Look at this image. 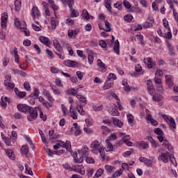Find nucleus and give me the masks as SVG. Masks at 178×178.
<instances>
[{"label": "nucleus", "mask_w": 178, "mask_h": 178, "mask_svg": "<svg viewBox=\"0 0 178 178\" xmlns=\"http://www.w3.org/2000/svg\"><path fill=\"white\" fill-rule=\"evenodd\" d=\"M87 152H88V150L87 149L78 150V154L81 155V156L79 159L77 158V152L74 153L73 158H74V163H82L84 159V155H87Z\"/></svg>", "instance_id": "obj_1"}, {"label": "nucleus", "mask_w": 178, "mask_h": 178, "mask_svg": "<svg viewBox=\"0 0 178 178\" xmlns=\"http://www.w3.org/2000/svg\"><path fill=\"white\" fill-rule=\"evenodd\" d=\"M28 113L29 114L27 116V120L29 122H34L37 118H38V113L37 112V109L31 107L30 109L28 111Z\"/></svg>", "instance_id": "obj_2"}, {"label": "nucleus", "mask_w": 178, "mask_h": 178, "mask_svg": "<svg viewBox=\"0 0 178 178\" xmlns=\"http://www.w3.org/2000/svg\"><path fill=\"white\" fill-rule=\"evenodd\" d=\"M4 80V86L8 90H14L15 89V83L12 81V76L10 75H7L5 77Z\"/></svg>", "instance_id": "obj_3"}, {"label": "nucleus", "mask_w": 178, "mask_h": 178, "mask_svg": "<svg viewBox=\"0 0 178 178\" xmlns=\"http://www.w3.org/2000/svg\"><path fill=\"white\" fill-rule=\"evenodd\" d=\"M163 71L161 70H156L155 73V76H154V82L156 86H161V83H162V79L161 77H163Z\"/></svg>", "instance_id": "obj_4"}, {"label": "nucleus", "mask_w": 178, "mask_h": 178, "mask_svg": "<svg viewBox=\"0 0 178 178\" xmlns=\"http://www.w3.org/2000/svg\"><path fill=\"white\" fill-rule=\"evenodd\" d=\"M17 108L19 112H22V113H29V111L31 106H27V104H19L17 106Z\"/></svg>", "instance_id": "obj_5"}, {"label": "nucleus", "mask_w": 178, "mask_h": 178, "mask_svg": "<svg viewBox=\"0 0 178 178\" xmlns=\"http://www.w3.org/2000/svg\"><path fill=\"white\" fill-rule=\"evenodd\" d=\"M65 66H67L68 67H77L79 66L76 61L67 60L64 61Z\"/></svg>", "instance_id": "obj_6"}, {"label": "nucleus", "mask_w": 178, "mask_h": 178, "mask_svg": "<svg viewBox=\"0 0 178 178\" xmlns=\"http://www.w3.org/2000/svg\"><path fill=\"white\" fill-rule=\"evenodd\" d=\"M159 161H163L165 163L169 162V152L161 153V155L159 156Z\"/></svg>", "instance_id": "obj_7"}, {"label": "nucleus", "mask_w": 178, "mask_h": 178, "mask_svg": "<svg viewBox=\"0 0 178 178\" xmlns=\"http://www.w3.org/2000/svg\"><path fill=\"white\" fill-rule=\"evenodd\" d=\"M165 82L168 84L169 88H172L173 87V76L172 75H166L165 76Z\"/></svg>", "instance_id": "obj_8"}, {"label": "nucleus", "mask_w": 178, "mask_h": 178, "mask_svg": "<svg viewBox=\"0 0 178 178\" xmlns=\"http://www.w3.org/2000/svg\"><path fill=\"white\" fill-rule=\"evenodd\" d=\"M31 16L33 19H35V16L38 17H40L41 16V14L40 13V10H38V7L33 6L31 11Z\"/></svg>", "instance_id": "obj_9"}, {"label": "nucleus", "mask_w": 178, "mask_h": 178, "mask_svg": "<svg viewBox=\"0 0 178 178\" xmlns=\"http://www.w3.org/2000/svg\"><path fill=\"white\" fill-rule=\"evenodd\" d=\"M59 143H60V144H63V148H66L67 151H68L69 152H72V143H70V141L67 140L65 143V142L59 140Z\"/></svg>", "instance_id": "obj_10"}, {"label": "nucleus", "mask_w": 178, "mask_h": 178, "mask_svg": "<svg viewBox=\"0 0 178 178\" xmlns=\"http://www.w3.org/2000/svg\"><path fill=\"white\" fill-rule=\"evenodd\" d=\"M42 94L44 97H46L49 102H54V101H55V99H54V97H52V96L51 95V92H49V91L44 90Z\"/></svg>", "instance_id": "obj_11"}, {"label": "nucleus", "mask_w": 178, "mask_h": 178, "mask_svg": "<svg viewBox=\"0 0 178 178\" xmlns=\"http://www.w3.org/2000/svg\"><path fill=\"white\" fill-rule=\"evenodd\" d=\"M154 23V17H150L149 21H147L143 24V29H151Z\"/></svg>", "instance_id": "obj_12"}, {"label": "nucleus", "mask_w": 178, "mask_h": 178, "mask_svg": "<svg viewBox=\"0 0 178 178\" xmlns=\"http://www.w3.org/2000/svg\"><path fill=\"white\" fill-rule=\"evenodd\" d=\"M135 70H136L135 72L129 73L130 76H131L132 77L138 76V74H144V70H143V67H139V68L136 67Z\"/></svg>", "instance_id": "obj_13"}, {"label": "nucleus", "mask_w": 178, "mask_h": 178, "mask_svg": "<svg viewBox=\"0 0 178 178\" xmlns=\"http://www.w3.org/2000/svg\"><path fill=\"white\" fill-rule=\"evenodd\" d=\"M72 109H73V105H71L70 107V113H71V116L74 120H77L76 109V108H74L73 110Z\"/></svg>", "instance_id": "obj_14"}, {"label": "nucleus", "mask_w": 178, "mask_h": 178, "mask_svg": "<svg viewBox=\"0 0 178 178\" xmlns=\"http://www.w3.org/2000/svg\"><path fill=\"white\" fill-rule=\"evenodd\" d=\"M14 91L15 92V95H17L18 98H24V97H26V92L19 91L17 88H15Z\"/></svg>", "instance_id": "obj_15"}, {"label": "nucleus", "mask_w": 178, "mask_h": 178, "mask_svg": "<svg viewBox=\"0 0 178 178\" xmlns=\"http://www.w3.org/2000/svg\"><path fill=\"white\" fill-rule=\"evenodd\" d=\"M39 40L40 41V42H42V44H44V45H47V47H49V45L51 44V43L49 42V39L47 37L40 36L39 38Z\"/></svg>", "instance_id": "obj_16"}, {"label": "nucleus", "mask_w": 178, "mask_h": 178, "mask_svg": "<svg viewBox=\"0 0 178 178\" xmlns=\"http://www.w3.org/2000/svg\"><path fill=\"white\" fill-rule=\"evenodd\" d=\"M115 45L113 47V51L117 55H120V44L119 43V40H115Z\"/></svg>", "instance_id": "obj_17"}, {"label": "nucleus", "mask_w": 178, "mask_h": 178, "mask_svg": "<svg viewBox=\"0 0 178 178\" xmlns=\"http://www.w3.org/2000/svg\"><path fill=\"white\" fill-rule=\"evenodd\" d=\"M140 162H143V163H145L147 166H152V163H154V161H152V160L148 159L145 157L140 159Z\"/></svg>", "instance_id": "obj_18"}, {"label": "nucleus", "mask_w": 178, "mask_h": 178, "mask_svg": "<svg viewBox=\"0 0 178 178\" xmlns=\"http://www.w3.org/2000/svg\"><path fill=\"white\" fill-rule=\"evenodd\" d=\"M99 147H101V145H99V142L97 140L95 141L92 144V152H93V154H95V151H98Z\"/></svg>", "instance_id": "obj_19"}, {"label": "nucleus", "mask_w": 178, "mask_h": 178, "mask_svg": "<svg viewBox=\"0 0 178 178\" xmlns=\"http://www.w3.org/2000/svg\"><path fill=\"white\" fill-rule=\"evenodd\" d=\"M54 48H56L57 52L60 54H63V48L60 46V44L58 42H54Z\"/></svg>", "instance_id": "obj_20"}, {"label": "nucleus", "mask_w": 178, "mask_h": 178, "mask_svg": "<svg viewBox=\"0 0 178 178\" xmlns=\"http://www.w3.org/2000/svg\"><path fill=\"white\" fill-rule=\"evenodd\" d=\"M6 154L11 161H15L16 159V156H15V154L13 153V150L7 149L6 150Z\"/></svg>", "instance_id": "obj_21"}, {"label": "nucleus", "mask_w": 178, "mask_h": 178, "mask_svg": "<svg viewBox=\"0 0 178 178\" xmlns=\"http://www.w3.org/2000/svg\"><path fill=\"white\" fill-rule=\"evenodd\" d=\"M76 98L79 99L80 102L83 104V106L87 105V99L86 98V97L81 95H76Z\"/></svg>", "instance_id": "obj_22"}, {"label": "nucleus", "mask_w": 178, "mask_h": 178, "mask_svg": "<svg viewBox=\"0 0 178 178\" xmlns=\"http://www.w3.org/2000/svg\"><path fill=\"white\" fill-rule=\"evenodd\" d=\"M138 145L142 149H148L149 148V145L144 140H141L138 143Z\"/></svg>", "instance_id": "obj_23"}, {"label": "nucleus", "mask_w": 178, "mask_h": 178, "mask_svg": "<svg viewBox=\"0 0 178 178\" xmlns=\"http://www.w3.org/2000/svg\"><path fill=\"white\" fill-rule=\"evenodd\" d=\"M111 0H104L105 7L110 13H112V6H111Z\"/></svg>", "instance_id": "obj_24"}, {"label": "nucleus", "mask_w": 178, "mask_h": 178, "mask_svg": "<svg viewBox=\"0 0 178 178\" xmlns=\"http://www.w3.org/2000/svg\"><path fill=\"white\" fill-rule=\"evenodd\" d=\"M113 123L115 124V126H117V127L121 128L123 126V122L120 120L116 119L115 118H113Z\"/></svg>", "instance_id": "obj_25"}, {"label": "nucleus", "mask_w": 178, "mask_h": 178, "mask_svg": "<svg viewBox=\"0 0 178 178\" xmlns=\"http://www.w3.org/2000/svg\"><path fill=\"white\" fill-rule=\"evenodd\" d=\"M94 52H92L91 50L88 51V60L90 63V65H92V62H94Z\"/></svg>", "instance_id": "obj_26"}, {"label": "nucleus", "mask_w": 178, "mask_h": 178, "mask_svg": "<svg viewBox=\"0 0 178 178\" xmlns=\"http://www.w3.org/2000/svg\"><path fill=\"white\" fill-rule=\"evenodd\" d=\"M40 95V90L38 88H35L33 93H31L29 97L30 98H33V99H37Z\"/></svg>", "instance_id": "obj_27"}, {"label": "nucleus", "mask_w": 178, "mask_h": 178, "mask_svg": "<svg viewBox=\"0 0 178 178\" xmlns=\"http://www.w3.org/2000/svg\"><path fill=\"white\" fill-rule=\"evenodd\" d=\"M14 5L15 6V10L17 12H19V10H20V8H22V0H15Z\"/></svg>", "instance_id": "obj_28"}, {"label": "nucleus", "mask_w": 178, "mask_h": 178, "mask_svg": "<svg viewBox=\"0 0 178 178\" xmlns=\"http://www.w3.org/2000/svg\"><path fill=\"white\" fill-rule=\"evenodd\" d=\"M147 120H149L151 124H152V126H158V121H156V120H154V118H152V115H149L147 117Z\"/></svg>", "instance_id": "obj_29"}, {"label": "nucleus", "mask_w": 178, "mask_h": 178, "mask_svg": "<svg viewBox=\"0 0 178 178\" xmlns=\"http://www.w3.org/2000/svg\"><path fill=\"white\" fill-rule=\"evenodd\" d=\"M112 86H113V82H111V81H108V78H107V80L106 81L104 86V90H109V88H111Z\"/></svg>", "instance_id": "obj_30"}, {"label": "nucleus", "mask_w": 178, "mask_h": 178, "mask_svg": "<svg viewBox=\"0 0 178 178\" xmlns=\"http://www.w3.org/2000/svg\"><path fill=\"white\" fill-rule=\"evenodd\" d=\"M13 72H14L15 74H20V76H22V77H26L27 76V74H26V72L20 70L14 69L13 70Z\"/></svg>", "instance_id": "obj_31"}, {"label": "nucleus", "mask_w": 178, "mask_h": 178, "mask_svg": "<svg viewBox=\"0 0 178 178\" xmlns=\"http://www.w3.org/2000/svg\"><path fill=\"white\" fill-rule=\"evenodd\" d=\"M67 94L68 95H73L74 97H75V95L77 96V90H76V89L74 88L68 89L67 90Z\"/></svg>", "instance_id": "obj_32"}, {"label": "nucleus", "mask_w": 178, "mask_h": 178, "mask_svg": "<svg viewBox=\"0 0 178 178\" xmlns=\"http://www.w3.org/2000/svg\"><path fill=\"white\" fill-rule=\"evenodd\" d=\"M21 152L23 155H29V147L27 145H23L21 148Z\"/></svg>", "instance_id": "obj_33"}, {"label": "nucleus", "mask_w": 178, "mask_h": 178, "mask_svg": "<svg viewBox=\"0 0 178 178\" xmlns=\"http://www.w3.org/2000/svg\"><path fill=\"white\" fill-rule=\"evenodd\" d=\"M82 15L83 19H86V20L90 19V14L88 13V11L87 10L83 9L82 11Z\"/></svg>", "instance_id": "obj_34"}, {"label": "nucleus", "mask_w": 178, "mask_h": 178, "mask_svg": "<svg viewBox=\"0 0 178 178\" xmlns=\"http://www.w3.org/2000/svg\"><path fill=\"white\" fill-rule=\"evenodd\" d=\"M104 168H105L106 172H108L109 173H112L113 172H115V167H113L112 165H105Z\"/></svg>", "instance_id": "obj_35"}, {"label": "nucleus", "mask_w": 178, "mask_h": 178, "mask_svg": "<svg viewBox=\"0 0 178 178\" xmlns=\"http://www.w3.org/2000/svg\"><path fill=\"white\" fill-rule=\"evenodd\" d=\"M122 174H123V170L122 169H120L117 170L114 174H113L112 177L113 178L119 177Z\"/></svg>", "instance_id": "obj_36"}, {"label": "nucleus", "mask_w": 178, "mask_h": 178, "mask_svg": "<svg viewBox=\"0 0 178 178\" xmlns=\"http://www.w3.org/2000/svg\"><path fill=\"white\" fill-rule=\"evenodd\" d=\"M169 124L170 129H176V122L175 121V118H170Z\"/></svg>", "instance_id": "obj_37"}, {"label": "nucleus", "mask_w": 178, "mask_h": 178, "mask_svg": "<svg viewBox=\"0 0 178 178\" xmlns=\"http://www.w3.org/2000/svg\"><path fill=\"white\" fill-rule=\"evenodd\" d=\"M106 143L107 145V149L108 151H113V145L109 141V139L106 140Z\"/></svg>", "instance_id": "obj_38"}, {"label": "nucleus", "mask_w": 178, "mask_h": 178, "mask_svg": "<svg viewBox=\"0 0 178 178\" xmlns=\"http://www.w3.org/2000/svg\"><path fill=\"white\" fill-rule=\"evenodd\" d=\"M167 47L168 48L170 55H176V53L175 52V50L173 49V47H172V44L170 43H168Z\"/></svg>", "instance_id": "obj_39"}, {"label": "nucleus", "mask_w": 178, "mask_h": 178, "mask_svg": "<svg viewBox=\"0 0 178 178\" xmlns=\"http://www.w3.org/2000/svg\"><path fill=\"white\" fill-rule=\"evenodd\" d=\"M104 23H105V26H106V33H111V23H109V22H108V21H104Z\"/></svg>", "instance_id": "obj_40"}, {"label": "nucleus", "mask_w": 178, "mask_h": 178, "mask_svg": "<svg viewBox=\"0 0 178 178\" xmlns=\"http://www.w3.org/2000/svg\"><path fill=\"white\" fill-rule=\"evenodd\" d=\"M110 113L112 116H119V115H120L119 111H118V109H116L115 108H111V111Z\"/></svg>", "instance_id": "obj_41"}, {"label": "nucleus", "mask_w": 178, "mask_h": 178, "mask_svg": "<svg viewBox=\"0 0 178 178\" xmlns=\"http://www.w3.org/2000/svg\"><path fill=\"white\" fill-rule=\"evenodd\" d=\"M49 3L51 5V8L53 10H58V9H59V7L55 5V2L53 1V0H49Z\"/></svg>", "instance_id": "obj_42"}, {"label": "nucleus", "mask_w": 178, "mask_h": 178, "mask_svg": "<svg viewBox=\"0 0 178 178\" xmlns=\"http://www.w3.org/2000/svg\"><path fill=\"white\" fill-rule=\"evenodd\" d=\"M13 52H14V56H15V61L16 63H17L19 62V55L17 54V47H14Z\"/></svg>", "instance_id": "obj_43"}, {"label": "nucleus", "mask_w": 178, "mask_h": 178, "mask_svg": "<svg viewBox=\"0 0 178 178\" xmlns=\"http://www.w3.org/2000/svg\"><path fill=\"white\" fill-rule=\"evenodd\" d=\"M155 134H156L157 136H163V131H162V129H161V128H156L154 130Z\"/></svg>", "instance_id": "obj_44"}, {"label": "nucleus", "mask_w": 178, "mask_h": 178, "mask_svg": "<svg viewBox=\"0 0 178 178\" xmlns=\"http://www.w3.org/2000/svg\"><path fill=\"white\" fill-rule=\"evenodd\" d=\"M97 151L100 154V156L102 158V159L104 160L105 154L102 155V154H104V152H105V149H104V148L102 147V146H100L99 148L97 149Z\"/></svg>", "instance_id": "obj_45"}, {"label": "nucleus", "mask_w": 178, "mask_h": 178, "mask_svg": "<svg viewBox=\"0 0 178 178\" xmlns=\"http://www.w3.org/2000/svg\"><path fill=\"white\" fill-rule=\"evenodd\" d=\"M107 78H108V81H111V79L116 80V79H118V77L116 76V74L113 73H110L107 76Z\"/></svg>", "instance_id": "obj_46"}, {"label": "nucleus", "mask_w": 178, "mask_h": 178, "mask_svg": "<svg viewBox=\"0 0 178 178\" xmlns=\"http://www.w3.org/2000/svg\"><path fill=\"white\" fill-rule=\"evenodd\" d=\"M51 26L52 30H55V29H56V22L55 21V17H51Z\"/></svg>", "instance_id": "obj_47"}, {"label": "nucleus", "mask_w": 178, "mask_h": 178, "mask_svg": "<svg viewBox=\"0 0 178 178\" xmlns=\"http://www.w3.org/2000/svg\"><path fill=\"white\" fill-rule=\"evenodd\" d=\"M123 5L127 9H131V4L127 0H124Z\"/></svg>", "instance_id": "obj_48"}, {"label": "nucleus", "mask_w": 178, "mask_h": 178, "mask_svg": "<svg viewBox=\"0 0 178 178\" xmlns=\"http://www.w3.org/2000/svg\"><path fill=\"white\" fill-rule=\"evenodd\" d=\"M76 74L79 80H83V77H84V72H82L81 71H77L76 72Z\"/></svg>", "instance_id": "obj_49"}, {"label": "nucleus", "mask_w": 178, "mask_h": 178, "mask_svg": "<svg viewBox=\"0 0 178 178\" xmlns=\"http://www.w3.org/2000/svg\"><path fill=\"white\" fill-rule=\"evenodd\" d=\"M83 108H84V105H79V107H76L75 109H76V111H78L79 113H80V115H84V109H83ZM81 109V111H80Z\"/></svg>", "instance_id": "obj_50"}, {"label": "nucleus", "mask_w": 178, "mask_h": 178, "mask_svg": "<svg viewBox=\"0 0 178 178\" xmlns=\"http://www.w3.org/2000/svg\"><path fill=\"white\" fill-rule=\"evenodd\" d=\"M25 169L28 175L33 176V171L31 170V168H30L27 164H25Z\"/></svg>", "instance_id": "obj_51"}, {"label": "nucleus", "mask_w": 178, "mask_h": 178, "mask_svg": "<svg viewBox=\"0 0 178 178\" xmlns=\"http://www.w3.org/2000/svg\"><path fill=\"white\" fill-rule=\"evenodd\" d=\"M76 54H77V55H79V56H80V58H83V60L87 59V57H86L84 54H83V51L82 50H77L76 51Z\"/></svg>", "instance_id": "obj_52"}, {"label": "nucleus", "mask_w": 178, "mask_h": 178, "mask_svg": "<svg viewBox=\"0 0 178 178\" xmlns=\"http://www.w3.org/2000/svg\"><path fill=\"white\" fill-rule=\"evenodd\" d=\"M124 19L126 21V22H131V20H133V15H124Z\"/></svg>", "instance_id": "obj_53"}, {"label": "nucleus", "mask_w": 178, "mask_h": 178, "mask_svg": "<svg viewBox=\"0 0 178 178\" xmlns=\"http://www.w3.org/2000/svg\"><path fill=\"white\" fill-rule=\"evenodd\" d=\"M102 175H104V170L100 168L97 171L95 176H96L97 177H101Z\"/></svg>", "instance_id": "obj_54"}, {"label": "nucleus", "mask_w": 178, "mask_h": 178, "mask_svg": "<svg viewBox=\"0 0 178 178\" xmlns=\"http://www.w3.org/2000/svg\"><path fill=\"white\" fill-rule=\"evenodd\" d=\"M99 44L106 51V42L105 40H100Z\"/></svg>", "instance_id": "obj_55"}, {"label": "nucleus", "mask_w": 178, "mask_h": 178, "mask_svg": "<svg viewBox=\"0 0 178 178\" xmlns=\"http://www.w3.org/2000/svg\"><path fill=\"white\" fill-rule=\"evenodd\" d=\"M46 152L49 156H54V155H55V151H52L49 148L46 149Z\"/></svg>", "instance_id": "obj_56"}, {"label": "nucleus", "mask_w": 178, "mask_h": 178, "mask_svg": "<svg viewBox=\"0 0 178 178\" xmlns=\"http://www.w3.org/2000/svg\"><path fill=\"white\" fill-rule=\"evenodd\" d=\"M147 90H151V88H154V85H152V81L149 79L147 81Z\"/></svg>", "instance_id": "obj_57"}, {"label": "nucleus", "mask_w": 178, "mask_h": 178, "mask_svg": "<svg viewBox=\"0 0 178 178\" xmlns=\"http://www.w3.org/2000/svg\"><path fill=\"white\" fill-rule=\"evenodd\" d=\"M86 162L87 163H95V160H94V159H92V157L87 156L86 158Z\"/></svg>", "instance_id": "obj_58"}, {"label": "nucleus", "mask_w": 178, "mask_h": 178, "mask_svg": "<svg viewBox=\"0 0 178 178\" xmlns=\"http://www.w3.org/2000/svg\"><path fill=\"white\" fill-rule=\"evenodd\" d=\"M83 131H85L86 134H92V133H94V131H92L91 128H87V127L83 128Z\"/></svg>", "instance_id": "obj_59"}, {"label": "nucleus", "mask_w": 178, "mask_h": 178, "mask_svg": "<svg viewBox=\"0 0 178 178\" xmlns=\"http://www.w3.org/2000/svg\"><path fill=\"white\" fill-rule=\"evenodd\" d=\"M21 30L25 33L26 37H30V31H29L26 28L21 27Z\"/></svg>", "instance_id": "obj_60"}, {"label": "nucleus", "mask_w": 178, "mask_h": 178, "mask_svg": "<svg viewBox=\"0 0 178 178\" xmlns=\"http://www.w3.org/2000/svg\"><path fill=\"white\" fill-rule=\"evenodd\" d=\"M127 120L129 124H131L134 122V117L133 116V115L129 114L127 115Z\"/></svg>", "instance_id": "obj_61"}, {"label": "nucleus", "mask_w": 178, "mask_h": 178, "mask_svg": "<svg viewBox=\"0 0 178 178\" xmlns=\"http://www.w3.org/2000/svg\"><path fill=\"white\" fill-rule=\"evenodd\" d=\"M56 84L58 86V87H63V85L62 84V80H60L59 78L56 79Z\"/></svg>", "instance_id": "obj_62"}, {"label": "nucleus", "mask_w": 178, "mask_h": 178, "mask_svg": "<svg viewBox=\"0 0 178 178\" xmlns=\"http://www.w3.org/2000/svg\"><path fill=\"white\" fill-rule=\"evenodd\" d=\"M23 45H24V47H30V45H31V42L29 39L24 40Z\"/></svg>", "instance_id": "obj_63"}, {"label": "nucleus", "mask_w": 178, "mask_h": 178, "mask_svg": "<svg viewBox=\"0 0 178 178\" xmlns=\"http://www.w3.org/2000/svg\"><path fill=\"white\" fill-rule=\"evenodd\" d=\"M1 20L4 22H8V13H3L1 15Z\"/></svg>", "instance_id": "obj_64"}]
</instances>
